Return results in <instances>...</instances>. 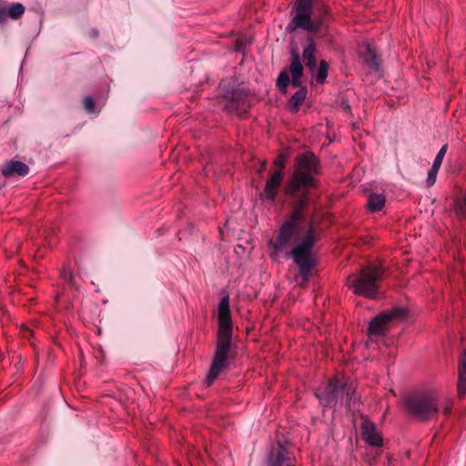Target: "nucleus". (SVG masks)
<instances>
[{"instance_id": "obj_26", "label": "nucleus", "mask_w": 466, "mask_h": 466, "mask_svg": "<svg viewBox=\"0 0 466 466\" xmlns=\"http://www.w3.org/2000/svg\"><path fill=\"white\" fill-rule=\"evenodd\" d=\"M60 275L63 278V279L66 282H67L72 288H74L76 289H79L76 282L73 272L69 267H67V266L63 267Z\"/></svg>"}, {"instance_id": "obj_9", "label": "nucleus", "mask_w": 466, "mask_h": 466, "mask_svg": "<svg viewBox=\"0 0 466 466\" xmlns=\"http://www.w3.org/2000/svg\"><path fill=\"white\" fill-rule=\"evenodd\" d=\"M347 383H341L336 377L330 379L323 389L316 390L314 395L325 408L336 407L344 395H349Z\"/></svg>"}, {"instance_id": "obj_22", "label": "nucleus", "mask_w": 466, "mask_h": 466, "mask_svg": "<svg viewBox=\"0 0 466 466\" xmlns=\"http://www.w3.org/2000/svg\"><path fill=\"white\" fill-rule=\"evenodd\" d=\"M25 6L21 3H13L9 6L6 5V13L8 17L14 20L19 19L25 13Z\"/></svg>"}, {"instance_id": "obj_7", "label": "nucleus", "mask_w": 466, "mask_h": 466, "mask_svg": "<svg viewBox=\"0 0 466 466\" xmlns=\"http://www.w3.org/2000/svg\"><path fill=\"white\" fill-rule=\"evenodd\" d=\"M302 213L299 210L293 209V212L279 228L275 240L269 241L271 251L269 257L276 260L280 253L287 249L291 244L297 241L299 232V223L302 219Z\"/></svg>"}, {"instance_id": "obj_4", "label": "nucleus", "mask_w": 466, "mask_h": 466, "mask_svg": "<svg viewBox=\"0 0 466 466\" xmlns=\"http://www.w3.org/2000/svg\"><path fill=\"white\" fill-rule=\"evenodd\" d=\"M316 241L313 227L309 225L306 235L289 252L286 253V258H292L299 268L296 280L301 287L307 285L317 265V259L312 253Z\"/></svg>"}, {"instance_id": "obj_10", "label": "nucleus", "mask_w": 466, "mask_h": 466, "mask_svg": "<svg viewBox=\"0 0 466 466\" xmlns=\"http://www.w3.org/2000/svg\"><path fill=\"white\" fill-rule=\"evenodd\" d=\"M407 311L400 307H394L390 310L382 311L372 319L369 324L368 333L370 336H381L385 333L388 325L396 319L405 317Z\"/></svg>"}, {"instance_id": "obj_20", "label": "nucleus", "mask_w": 466, "mask_h": 466, "mask_svg": "<svg viewBox=\"0 0 466 466\" xmlns=\"http://www.w3.org/2000/svg\"><path fill=\"white\" fill-rule=\"evenodd\" d=\"M291 61L289 65V72L291 76H302L303 65L300 60V56L296 48H292L290 51Z\"/></svg>"}, {"instance_id": "obj_27", "label": "nucleus", "mask_w": 466, "mask_h": 466, "mask_svg": "<svg viewBox=\"0 0 466 466\" xmlns=\"http://www.w3.org/2000/svg\"><path fill=\"white\" fill-rule=\"evenodd\" d=\"M454 211L459 217L466 216V197L462 196L455 200Z\"/></svg>"}, {"instance_id": "obj_3", "label": "nucleus", "mask_w": 466, "mask_h": 466, "mask_svg": "<svg viewBox=\"0 0 466 466\" xmlns=\"http://www.w3.org/2000/svg\"><path fill=\"white\" fill-rule=\"evenodd\" d=\"M320 173V161L313 152L307 151L297 155L294 159V169L285 190L286 195L291 196L301 189L316 187L318 184L316 177Z\"/></svg>"}, {"instance_id": "obj_30", "label": "nucleus", "mask_w": 466, "mask_h": 466, "mask_svg": "<svg viewBox=\"0 0 466 466\" xmlns=\"http://www.w3.org/2000/svg\"><path fill=\"white\" fill-rule=\"evenodd\" d=\"M439 169L440 168L431 166V169L428 172V177H427V180H426L428 187H432L434 185V183L436 182V177H437Z\"/></svg>"}, {"instance_id": "obj_25", "label": "nucleus", "mask_w": 466, "mask_h": 466, "mask_svg": "<svg viewBox=\"0 0 466 466\" xmlns=\"http://www.w3.org/2000/svg\"><path fill=\"white\" fill-rule=\"evenodd\" d=\"M290 78L286 70H283L279 73L277 79V86L282 94H286L288 92L287 88L289 85Z\"/></svg>"}, {"instance_id": "obj_23", "label": "nucleus", "mask_w": 466, "mask_h": 466, "mask_svg": "<svg viewBox=\"0 0 466 466\" xmlns=\"http://www.w3.org/2000/svg\"><path fill=\"white\" fill-rule=\"evenodd\" d=\"M329 74V64L326 60H320L319 68L315 75V78L318 84H324Z\"/></svg>"}, {"instance_id": "obj_2", "label": "nucleus", "mask_w": 466, "mask_h": 466, "mask_svg": "<svg viewBox=\"0 0 466 466\" xmlns=\"http://www.w3.org/2000/svg\"><path fill=\"white\" fill-rule=\"evenodd\" d=\"M292 14V19L287 26L289 32L303 29L317 33L331 17L326 0H296Z\"/></svg>"}, {"instance_id": "obj_6", "label": "nucleus", "mask_w": 466, "mask_h": 466, "mask_svg": "<svg viewBox=\"0 0 466 466\" xmlns=\"http://www.w3.org/2000/svg\"><path fill=\"white\" fill-rule=\"evenodd\" d=\"M408 413L420 421L433 419L440 410L438 398L431 392H416L404 399Z\"/></svg>"}, {"instance_id": "obj_14", "label": "nucleus", "mask_w": 466, "mask_h": 466, "mask_svg": "<svg viewBox=\"0 0 466 466\" xmlns=\"http://www.w3.org/2000/svg\"><path fill=\"white\" fill-rule=\"evenodd\" d=\"M28 173L29 167L19 160H7L1 167V174L5 177H25Z\"/></svg>"}, {"instance_id": "obj_31", "label": "nucleus", "mask_w": 466, "mask_h": 466, "mask_svg": "<svg viewBox=\"0 0 466 466\" xmlns=\"http://www.w3.org/2000/svg\"><path fill=\"white\" fill-rule=\"evenodd\" d=\"M286 156L284 154H280L274 160V166L278 167V170L275 172H283L286 167Z\"/></svg>"}, {"instance_id": "obj_29", "label": "nucleus", "mask_w": 466, "mask_h": 466, "mask_svg": "<svg viewBox=\"0 0 466 466\" xmlns=\"http://www.w3.org/2000/svg\"><path fill=\"white\" fill-rule=\"evenodd\" d=\"M447 150H448V145L445 144V145H443L441 147V148L439 150L437 156L435 157V159H434V161L432 163L433 167H436L438 168L441 167V163H442L443 158H444V156L447 153Z\"/></svg>"}, {"instance_id": "obj_33", "label": "nucleus", "mask_w": 466, "mask_h": 466, "mask_svg": "<svg viewBox=\"0 0 466 466\" xmlns=\"http://www.w3.org/2000/svg\"><path fill=\"white\" fill-rule=\"evenodd\" d=\"M300 78H301V76H291V79H290L289 84L293 87H299V89L300 87H304L305 86H302V82H301Z\"/></svg>"}, {"instance_id": "obj_32", "label": "nucleus", "mask_w": 466, "mask_h": 466, "mask_svg": "<svg viewBox=\"0 0 466 466\" xmlns=\"http://www.w3.org/2000/svg\"><path fill=\"white\" fill-rule=\"evenodd\" d=\"M7 17L6 2L5 0H0V24L5 23Z\"/></svg>"}, {"instance_id": "obj_36", "label": "nucleus", "mask_w": 466, "mask_h": 466, "mask_svg": "<svg viewBox=\"0 0 466 466\" xmlns=\"http://www.w3.org/2000/svg\"><path fill=\"white\" fill-rule=\"evenodd\" d=\"M266 167H267V161L264 160L260 163V167L258 168V173H261L263 172L265 169H266Z\"/></svg>"}, {"instance_id": "obj_8", "label": "nucleus", "mask_w": 466, "mask_h": 466, "mask_svg": "<svg viewBox=\"0 0 466 466\" xmlns=\"http://www.w3.org/2000/svg\"><path fill=\"white\" fill-rule=\"evenodd\" d=\"M251 91L245 87L224 89L221 94L223 110L229 114L243 116L248 113L251 106Z\"/></svg>"}, {"instance_id": "obj_35", "label": "nucleus", "mask_w": 466, "mask_h": 466, "mask_svg": "<svg viewBox=\"0 0 466 466\" xmlns=\"http://www.w3.org/2000/svg\"><path fill=\"white\" fill-rule=\"evenodd\" d=\"M244 47V42L242 39L238 38L235 41V50L237 52H241Z\"/></svg>"}, {"instance_id": "obj_16", "label": "nucleus", "mask_w": 466, "mask_h": 466, "mask_svg": "<svg viewBox=\"0 0 466 466\" xmlns=\"http://www.w3.org/2000/svg\"><path fill=\"white\" fill-rule=\"evenodd\" d=\"M316 52L317 46L314 40L312 38H309V44L303 49L302 57L305 61L306 66L312 74H314L317 67Z\"/></svg>"}, {"instance_id": "obj_17", "label": "nucleus", "mask_w": 466, "mask_h": 466, "mask_svg": "<svg viewBox=\"0 0 466 466\" xmlns=\"http://www.w3.org/2000/svg\"><path fill=\"white\" fill-rule=\"evenodd\" d=\"M365 50L361 53L363 62L371 69L379 70L380 59L376 48L370 43L364 45Z\"/></svg>"}, {"instance_id": "obj_11", "label": "nucleus", "mask_w": 466, "mask_h": 466, "mask_svg": "<svg viewBox=\"0 0 466 466\" xmlns=\"http://www.w3.org/2000/svg\"><path fill=\"white\" fill-rule=\"evenodd\" d=\"M268 466H297L295 459L290 455L287 447L280 441L273 447L268 457Z\"/></svg>"}, {"instance_id": "obj_1", "label": "nucleus", "mask_w": 466, "mask_h": 466, "mask_svg": "<svg viewBox=\"0 0 466 466\" xmlns=\"http://www.w3.org/2000/svg\"><path fill=\"white\" fill-rule=\"evenodd\" d=\"M218 330L217 335L216 350L210 369L206 378V383L210 386L227 366V359L231 346L233 334L232 319L229 309L228 295L223 297L218 304Z\"/></svg>"}, {"instance_id": "obj_28", "label": "nucleus", "mask_w": 466, "mask_h": 466, "mask_svg": "<svg viewBox=\"0 0 466 466\" xmlns=\"http://www.w3.org/2000/svg\"><path fill=\"white\" fill-rule=\"evenodd\" d=\"M83 106L87 113H96V103L92 96H85L83 99Z\"/></svg>"}, {"instance_id": "obj_18", "label": "nucleus", "mask_w": 466, "mask_h": 466, "mask_svg": "<svg viewBox=\"0 0 466 466\" xmlns=\"http://www.w3.org/2000/svg\"><path fill=\"white\" fill-rule=\"evenodd\" d=\"M308 94L307 86L300 87L296 91L288 102V109L290 113L296 114L299 112L301 105L305 102Z\"/></svg>"}, {"instance_id": "obj_21", "label": "nucleus", "mask_w": 466, "mask_h": 466, "mask_svg": "<svg viewBox=\"0 0 466 466\" xmlns=\"http://www.w3.org/2000/svg\"><path fill=\"white\" fill-rule=\"evenodd\" d=\"M348 388L350 389V390H349V395H346L347 396L346 405L349 410H355L360 406V395L352 388L351 385L348 384Z\"/></svg>"}, {"instance_id": "obj_24", "label": "nucleus", "mask_w": 466, "mask_h": 466, "mask_svg": "<svg viewBox=\"0 0 466 466\" xmlns=\"http://www.w3.org/2000/svg\"><path fill=\"white\" fill-rule=\"evenodd\" d=\"M309 203V196L308 193L305 191L301 195L298 196L293 201H292V209L299 210L303 212V210L307 208Z\"/></svg>"}, {"instance_id": "obj_12", "label": "nucleus", "mask_w": 466, "mask_h": 466, "mask_svg": "<svg viewBox=\"0 0 466 466\" xmlns=\"http://www.w3.org/2000/svg\"><path fill=\"white\" fill-rule=\"evenodd\" d=\"M361 437L370 446L380 448L383 445L381 434L377 431L375 424L369 420H364L361 423Z\"/></svg>"}, {"instance_id": "obj_5", "label": "nucleus", "mask_w": 466, "mask_h": 466, "mask_svg": "<svg viewBox=\"0 0 466 466\" xmlns=\"http://www.w3.org/2000/svg\"><path fill=\"white\" fill-rule=\"evenodd\" d=\"M384 269L380 265H368L357 274L347 278L346 286L358 296L376 299L379 293V282L382 279Z\"/></svg>"}, {"instance_id": "obj_34", "label": "nucleus", "mask_w": 466, "mask_h": 466, "mask_svg": "<svg viewBox=\"0 0 466 466\" xmlns=\"http://www.w3.org/2000/svg\"><path fill=\"white\" fill-rule=\"evenodd\" d=\"M453 408V402L451 400H447L446 405L443 408V414L450 415L451 412V410Z\"/></svg>"}, {"instance_id": "obj_19", "label": "nucleus", "mask_w": 466, "mask_h": 466, "mask_svg": "<svg viewBox=\"0 0 466 466\" xmlns=\"http://www.w3.org/2000/svg\"><path fill=\"white\" fill-rule=\"evenodd\" d=\"M386 198L382 194L370 193L366 208L370 212L380 211L385 206Z\"/></svg>"}, {"instance_id": "obj_13", "label": "nucleus", "mask_w": 466, "mask_h": 466, "mask_svg": "<svg viewBox=\"0 0 466 466\" xmlns=\"http://www.w3.org/2000/svg\"><path fill=\"white\" fill-rule=\"evenodd\" d=\"M284 179V172H273L267 180L263 193L260 195L261 199L274 201Z\"/></svg>"}, {"instance_id": "obj_15", "label": "nucleus", "mask_w": 466, "mask_h": 466, "mask_svg": "<svg viewBox=\"0 0 466 466\" xmlns=\"http://www.w3.org/2000/svg\"><path fill=\"white\" fill-rule=\"evenodd\" d=\"M457 393L460 399L466 396V351H464L459 360Z\"/></svg>"}]
</instances>
